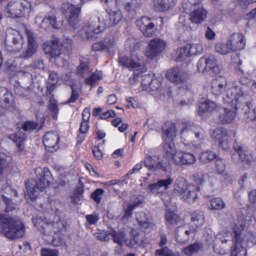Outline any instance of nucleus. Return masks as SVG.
<instances>
[{"mask_svg":"<svg viewBox=\"0 0 256 256\" xmlns=\"http://www.w3.org/2000/svg\"><path fill=\"white\" fill-rule=\"evenodd\" d=\"M198 177L200 176V178L199 179L196 178V183L198 184H202L204 181V180H208L210 184H212L214 183V180L215 179L214 178H210V176L208 174H200V175L198 174Z\"/></svg>","mask_w":256,"mask_h":256,"instance_id":"nucleus-59","label":"nucleus"},{"mask_svg":"<svg viewBox=\"0 0 256 256\" xmlns=\"http://www.w3.org/2000/svg\"><path fill=\"white\" fill-rule=\"evenodd\" d=\"M122 18V12L120 10H110L98 18L97 28L92 30L99 34L104 30L106 27H109L119 22Z\"/></svg>","mask_w":256,"mask_h":256,"instance_id":"nucleus-12","label":"nucleus"},{"mask_svg":"<svg viewBox=\"0 0 256 256\" xmlns=\"http://www.w3.org/2000/svg\"><path fill=\"white\" fill-rule=\"evenodd\" d=\"M6 38L4 43L6 50L9 52H17L21 48L22 44V38L18 32L10 30L6 32Z\"/></svg>","mask_w":256,"mask_h":256,"instance_id":"nucleus-16","label":"nucleus"},{"mask_svg":"<svg viewBox=\"0 0 256 256\" xmlns=\"http://www.w3.org/2000/svg\"><path fill=\"white\" fill-rule=\"evenodd\" d=\"M198 70L199 72H204L208 70L207 64L205 56L200 58L197 64Z\"/></svg>","mask_w":256,"mask_h":256,"instance_id":"nucleus-57","label":"nucleus"},{"mask_svg":"<svg viewBox=\"0 0 256 256\" xmlns=\"http://www.w3.org/2000/svg\"><path fill=\"white\" fill-rule=\"evenodd\" d=\"M150 20L146 17H142L138 20L136 22L137 26L139 28L141 32L150 24Z\"/></svg>","mask_w":256,"mask_h":256,"instance_id":"nucleus-53","label":"nucleus"},{"mask_svg":"<svg viewBox=\"0 0 256 256\" xmlns=\"http://www.w3.org/2000/svg\"><path fill=\"white\" fill-rule=\"evenodd\" d=\"M191 225L192 227L197 228L202 226L204 222L203 213L201 212H194L192 214Z\"/></svg>","mask_w":256,"mask_h":256,"instance_id":"nucleus-41","label":"nucleus"},{"mask_svg":"<svg viewBox=\"0 0 256 256\" xmlns=\"http://www.w3.org/2000/svg\"><path fill=\"white\" fill-rule=\"evenodd\" d=\"M226 163L224 160L218 158L215 162V168L216 172L222 175L225 179L228 178V173L226 170Z\"/></svg>","mask_w":256,"mask_h":256,"instance_id":"nucleus-44","label":"nucleus"},{"mask_svg":"<svg viewBox=\"0 0 256 256\" xmlns=\"http://www.w3.org/2000/svg\"><path fill=\"white\" fill-rule=\"evenodd\" d=\"M182 142L190 148H198L202 144L204 136L193 124L186 123L181 131Z\"/></svg>","mask_w":256,"mask_h":256,"instance_id":"nucleus-7","label":"nucleus"},{"mask_svg":"<svg viewBox=\"0 0 256 256\" xmlns=\"http://www.w3.org/2000/svg\"><path fill=\"white\" fill-rule=\"evenodd\" d=\"M232 52L243 50L246 44V38L241 33H234L228 39Z\"/></svg>","mask_w":256,"mask_h":256,"instance_id":"nucleus-21","label":"nucleus"},{"mask_svg":"<svg viewBox=\"0 0 256 256\" xmlns=\"http://www.w3.org/2000/svg\"><path fill=\"white\" fill-rule=\"evenodd\" d=\"M158 170L161 169L164 171H166L170 168V162L167 158L163 157L162 158L158 161Z\"/></svg>","mask_w":256,"mask_h":256,"instance_id":"nucleus-56","label":"nucleus"},{"mask_svg":"<svg viewBox=\"0 0 256 256\" xmlns=\"http://www.w3.org/2000/svg\"><path fill=\"white\" fill-rule=\"evenodd\" d=\"M139 68H131L132 70L136 69L134 72L133 76L130 78L129 82L131 85H134L135 83H136L138 81V78L142 76L140 75L139 73V70L138 69Z\"/></svg>","mask_w":256,"mask_h":256,"instance_id":"nucleus-61","label":"nucleus"},{"mask_svg":"<svg viewBox=\"0 0 256 256\" xmlns=\"http://www.w3.org/2000/svg\"><path fill=\"white\" fill-rule=\"evenodd\" d=\"M58 48V42L56 40L45 43L43 46V49L45 53L50 54L52 57L55 58L58 62L62 58L60 56V54Z\"/></svg>","mask_w":256,"mask_h":256,"instance_id":"nucleus-23","label":"nucleus"},{"mask_svg":"<svg viewBox=\"0 0 256 256\" xmlns=\"http://www.w3.org/2000/svg\"><path fill=\"white\" fill-rule=\"evenodd\" d=\"M98 24V22H92L89 26H84L78 30V36L83 40H88L92 38L94 34H97L92 30L96 29L97 26L96 24Z\"/></svg>","mask_w":256,"mask_h":256,"instance_id":"nucleus-29","label":"nucleus"},{"mask_svg":"<svg viewBox=\"0 0 256 256\" xmlns=\"http://www.w3.org/2000/svg\"><path fill=\"white\" fill-rule=\"evenodd\" d=\"M196 188L188 185L185 180H178L174 186V190L180 195V198L188 203H193L197 199Z\"/></svg>","mask_w":256,"mask_h":256,"instance_id":"nucleus-11","label":"nucleus"},{"mask_svg":"<svg viewBox=\"0 0 256 256\" xmlns=\"http://www.w3.org/2000/svg\"><path fill=\"white\" fill-rule=\"evenodd\" d=\"M214 48L216 52L222 55H226L232 52L228 40L226 42H216Z\"/></svg>","mask_w":256,"mask_h":256,"instance_id":"nucleus-38","label":"nucleus"},{"mask_svg":"<svg viewBox=\"0 0 256 256\" xmlns=\"http://www.w3.org/2000/svg\"><path fill=\"white\" fill-rule=\"evenodd\" d=\"M241 86H236L231 88L226 91V97H224V102L230 104L232 107V110L225 108L220 116V120L222 123H231L236 116V110L240 102H245L244 92Z\"/></svg>","mask_w":256,"mask_h":256,"instance_id":"nucleus-5","label":"nucleus"},{"mask_svg":"<svg viewBox=\"0 0 256 256\" xmlns=\"http://www.w3.org/2000/svg\"><path fill=\"white\" fill-rule=\"evenodd\" d=\"M36 23L40 28L46 30L50 25L54 28H60L62 26V22H57L54 16H48L44 18L42 14L36 17Z\"/></svg>","mask_w":256,"mask_h":256,"instance_id":"nucleus-17","label":"nucleus"},{"mask_svg":"<svg viewBox=\"0 0 256 256\" xmlns=\"http://www.w3.org/2000/svg\"><path fill=\"white\" fill-rule=\"evenodd\" d=\"M108 234L104 230H99L94 234V237L98 240L102 242H108L110 240Z\"/></svg>","mask_w":256,"mask_h":256,"instance_id":"nucleus-55","label":"nucleus"},{"mask_svg":"<svg viewBox=\"0 0 256 256\" xmlns=\"http://www.w3.org/2000/svg\"><path fill=\"white\" fill-rule=\"evenodd\" d=\"M142 218L139 215L137 216V220L140 228L142 231L148 232L150 230L154 228V225L150 222V220L146 217L144 213L140 214Z\"/></svg>","mask_w":256,"mask_h":256,"instance_id":"nucleus-35","label":"nucleus"},{"mask_svg":"<svg viewBox=\"0 0 256 256\" xmlns=\"http://www.w3.org/2000/svg\"><path fill=\"white\" fill-rule=\"evenodd\" d=\"M36 173L37 180L30 179L26 184V192L25 197L32 201L36 200L39 192L42 191L52 180L51 174L48 168H36Z\"/></svg>","mask_w":256,"mask_h":256,"instance_id":"nucleus-4","label":"nucleus"},{"mask_svg":"<svg viewBox=\"0 0 256 256\" xmlns=\"http://www.w3.org/2000/svg\"><path fill=\"white\" fill-rule=\"evenodd\" d=\"M58 82V77L57 74L54 72H50L46 84L47 88L50 92L53 90L54 86L57 84Z\"/></svg>","mask_w":256,"mask_h":256,"instance_id":"nucleus-50","label":"nucleus"},{"mask_svg":"<svg viewBox=\"0 0 256 256\" xmlns=\"http://www.w3.org/2000/svg\"><path fill=\"white\" fill-rule=\"evenodd\" d=\"M182 74V72L179 68H173L168 71L166 76L170 82L180 84L184 81Z\"/></svg>","mask_w":256,"mask_h":256,"instance_id":"nucleus-31","label":"nucleus"},{"mask_svg":"<svg viewBox=\"0 0 256 256\" xmlns=\"http://www.w3.org/2000/svg\"><path fill=\"white\" fill-rule=\"evenodd\" d=\"M204 236L208 244L213 242L214 250L220 254H224L228 251V248L226 244L228 242H230L232 239V233L226 230L220 232L215 236L212 230H208Z\"/></svg>","mask_w":256,"mask_h":256,"instance_id":"nucleus-6","label":"nucleus"},{"mask_svg":"<svg viewBox=\"0 0 256 256\" xmlns=\"http://www.w3.org/2000/svg\"><path fill=\"white\" fill-rule=\"evenodd\" d=\"M172 180L170 178L159 180L157 182L149 186L150 190L154 194H162L166 192L168 186L172 184Z\"/></svg>","mask_w":256,"mask_h":256,"instance_id":"nucleus-25","label":"nucleus"},{"mask_svg":"<svg viewBox=\"0 0 256 256\" xmlns=\"http://www.w3.org/2000/svg\"><path fill=\"white\" fill-rule=\"evenodd\" d=\"M216 156V154L212 151L202 152L200 156V160L204 164H206L212 160Z\"/></svg>","mask_w":256,"mask_h":256,"instance_id":"nucleus-51","label":"nucleus"},{"mask_svg":"<svg viewBox=\"0 0 256 256\" xmlns=\"http://www.w3.org/2000/svg\"><path fill=\"white\" fill-rule=\"evenodd\" d=\"M0 165L1 170H0V175L3 169H8V170H11V168L13 165L12 158L4 154H0Z\"/></svg>","mask_w":256,"mask_h":256,"instance_id":"nucleus-43","label":"nucleus"},{"mask_svg":"<svg viewBox=\"0 0 256 256\" xmlns=\"http://www.w3.org/2000/svg\"><path fill=\"white\" fill-rule=\"evenodd\" d=\"M62 11L68 22L72 26H74L78 22V14L80 9L69 3L64 4Z\"/></svg>","mask_w":256,"mask_h":256,"instance_id":"nucleus-20","label":"nucleus"},{"mask_svg":"<svg viewBox=\"0 0 256 256\" xmlns=\"http://www.w3.org/2000/svg\"><path fill=\"white\" fill-rule=\"evenodd\" d=\"M174 4V0H156L154 8L156 10L166 11L172 8Z\"/></svg>","mask_w":256,"mask_h":256,"instance_id":"nucleus-37","label":"nucleus"},{"mask_svg":"<svg viewBox=\"0 0 256 256\" xmlns=\"http://www.w3.org/2000/svg\"><path fill=\"white\" fill-rule=\"evenodd\" d=\"M158 158L156 156H147L144 160V165L149 170L156 171L158 170Z\"/></svg>","mask_w":256,"mask_h":256,"instance_id":"nucleus-42","label":"nucleus"},{"mask_svg":"<svg viewBox=\"0 0 256 256\" xmlns=\"http://www.w3.org/2000/svg\"><path fill=\"white\" fill-rule=\"evenodd\" d=\"M217 108L216 104L212 101L209 100H202L200 102L198 111V114L202 116L206 112H211Z\"/></svg>","mask_w":256,"mask_h":256,"instance_id":"nucleus-33","label":"nucleus"},{"mask_svg":"<svg viewBox=\"0 0 256 256\" xmlns=\"http://www.w3.org/2000/svg\"><path fill=\"white\" fill-rule=\"evenodd\" d=\"M26 34L28 39V48L24 54L23 56L24 58L30 57L36 50V45L34 42V39L33 34L30 31H26Z\"/></svg>","mask_w":256,"mask_h":256,"instance_id":"nucleus-36","label":"nucleus"},{"mask_svg":"<svg viewBox=\"0 0 256 256\" xmlns=\"http://www.w3.org/2000/svg\"><path fill=\"white\" fill-rule=\"evenodd\" d=\"M0 100L4 101L9 108H14L13 95L4 87L0 88Z\"/></svg>","mask_w":256,"mask_h":256,"instance_id":"nucleus-32","label":"nucleus"},{"mask_svg":"<svg viewBox=\"0 0 256 256\" xmlns=\"http://www.w3.org/2000/svg\"><path fill=\"white\" fill-rule=\"evenodd\" d=\"M46 206L50 215L46 214L44 218L37 216L33 218L32 222L40 232L43 235V239L47 243L54 246H60L61 242H57L54 238V234L64 228V225L54 210L50 208V204H46Z\"/></svg>","mask_w":256,"mask_h":256,"instance_id":"nucleus-2","label":"nucleus"},{"mask_svg":"<svg viewBox=\"0 0 256 256\" xmlns=\"http://www.w3.org/2000/svg\"><path fill=\"white\" fill-rule=\"evenodd\" d=\"M204 36L207 40H215L216 34L214 30L208 27L205 32Z\"/></svg>","mask_w":256,"mask_h":256,"instance_id":"nucleus-63","label":"nucleus"},{"mask_svg":"<svg viewBox=\"0 0 256 256\" xmlns=\"http://www.w3.org/2000/svg\"><path fill=\"white\" fill-rule=\"evenodd\" d=\"M186 46L183 48H178L172 54V58L176 61H180L190 56Z\"/></svg>","mask_w":256,"mask_h":256,"instance_id":"nucleus-46","label":"nucleus"},{"mask_svg":"<svg viewBox=\"0 0 256 256\" xmlns=\"http://www.w3.org/2000/svg\"><path fill=\"white\" fill-rule=\"evenodd\" d=\"M167 42L164 40L155 38L151 40L145 50L146 56L150 59L158 56L166 48Z\"/></svg>","mask_w":256,"mask_h":256,"instance_id":"nucleus-15","label":"nucleus"},{"mask_svg":"<svg viewBox=\"0 0 256 256\" xmlns=\"http://www.w3.org/2000/svg\"><path fill=\"white\" fill-rule=\"evenodd\" d=\"M226 86V78L222 76H218L212 82L211 88L212 93L216 95L221 94L225 90Z\"/></svg>","mask_w":256,"mask_h":256,"instance_id":"nucleus-27","label":"nucleus"},{"mask_svg":"<svg viewBox=\"0 0 256 256\" xmlns=\"http://www.w3.org/2000/svg\"><path fill=\"white\" fill-rule=\"evenodd\" d=\"M225 204L222 198H216L210 201V208L214 210H220L224 208Z\"/></svg>","mask_w":256,"mask_h":256,"instance_id":"nucleus-52","label":"nucleus"},{"mask_svg":"<svg viewBox=\"0 0 256 256\" xmlns=\"http://www.w3.org/2000/svg\"><path fill=\"white\" fill-rule=\"evenodd\" d=\"M164 204L168 208L166 214V219L167 222L170 224L177 223L178 220V217L174 212L176 209L175 204H172L170 208H169V204L167 202H164Z\"/></svg>","mask_w":256,"mask_h":256,"instance_id":"nucleus-34","label":"nucleus"},{"mask_svg":"<svg viewBox=\"0 0 256 256\" xmlns=\"http://www.w3.org/2000/svg\"><path fill=\"white\" fill-rule=\"evenodd\" d=\"M102 78V74L100 71H96L92 74V75L86 78L85 82L86 84L91 86L96 84L98 80Z\"/></svg>","mask_w":256,"mask_h":256,"instance_id":"nucleus-48","label":"nucleus"},{"mask_svg":"<svg viewBox=\"0 0 256 256\" xmlns=\"http://www.w3.org/2000/svg\"><path fill=\"white\" fill-rule=\"evenodd\" d=\"M190 56L200 54L203 52V46L200 43H191L186 45Z\"/></svg>","mask_w":256,"mask_h":256,"instance_id":"nucleus-40","label":"nucleus"},{"mask_svg":"<svg viewBox=\"0 0 256 256\" xmlns=\"http://www.w3.org/2000/svg\"><path fill=\"white\" fill-rule=\"evenodd\" d=\"M202 244L199 242H196L184 248L183 252L186 255L190 256L193 254L198 252L202 249Z\"/></svg>","mask_w":256,"mask_h":256,"instance_id":"nucleus-49","label":"nucleus"},{"mask_svg":"<svg viewBox=\"0 0 256 256\" xmlns=\"http://www.w3.org/2000/svg\"><path fill=\"white\" fill-rule=\"evenodd\" d=\"M125 46L128 50L132 51L130 57H122L119 58V63L128 68H135L141 66L140 52L138 48L136 40L133 38L128 39L125 42Z\"/></svg>","mask_w":256,"mask_h":256,"instance_id":"nucleus-8","label":"nucleus"},{"mask_svg":"<svg viewBox=\"0 0 256 256\" xmlns=\"http://www.w3.org/2000/svg\"><path fill=\"white\" fill-rule=\"evenodd\" d=\"M66 84L69 85L72 89V95L68 101V103L74 102L78 98L79 94L78 93V84L74 81L73 79H65Z\"/></svg>","mask_w":256,"mask_h":256,"instance_id":"nucleus-39","label":"nucleus"},{"mask_svg":"<svg viewBox=\"0 0 256 256\" xmlns=\"http://www.w3.org/2000/svg\"><path fill=\"white\" fill-rule=\"evenodd\" d=\"M42 256H58V252L56 250L42 248L41 250Z\"/></svg>","mask_w":256,"mask_h":256,"instance_id":"nucleus-62","label":"nucleus"},{"mask_svg":"<svg viewBox=\"0 0 256 256\" xmlns=\"http://www.w3.org/2000/svg\"><path fill=\"white\" fill-rule=\"evenodd\" d=\"M154 24L152 22L142 32L146 36H152L155 31Z\"/></svg>","mask_w":256,"mask_h":256,"instance_id":"nucleus-58","label":"nucleus"},{"mask_svg":"<svg viewBox=\"0 0 256 256\" xmlns=\"http://www.w3.org/2000/svg\"><path fill=\"white\" fill-rule=\"evenodd\" d=\"M254 70L252 66L240 67L237 72L240 83L244 85L248 83L252 76Z\"/></svg>","mask_w":256,"mask_h":256,"instance_id":"nucleus-24","label":"nucleus"},{"mask_svg":"<svg viewBox=\"0 0 256 256\" xmlns=\"http://www.w3.org/2000/svg\"><path fill=\"white\" fill-rule=\"evenodd\" d=\"M236 154L239 156L240 159L242 162L246 164H250L253 160V158L251 154L243 150L238 146V148H235Z\"/></svg>","mask_w":256,"mask_h":256,"instance_id":"nucleus-45","label":"nucleus"},{"mask_svg":"<svg viewBox=\"0 0 256 256\" xmlns=\"http://www.w3.org/2000/svg\"><path fill=\"white\" fill-rule=\"evenodd\" d=\"M28 5L26 0H12L5 8V15L10 18L22 17L24 15Z\"/></svg>","mask_w":256,"mask_h":256,"instance_id":"nucleus-13","label":"nucleus"},{"mask_svg":"<svg viewBox=\"0 0 256 256\" xmlns=\"http://www.w3.org/2000/svg\"><path fill=\"white\" fill-rule=\"evenodd\" d=\"M39 126L37 123L28 121L24 123L22 128L15 134H10L8 138L16 144L19 151H22L24 148V142L26 135L24 131H28L36 129Z\"/></svg>","mask_w":256,"mask_h":256,"instance_id":"nucleus-14","label":"nucleus"},{"mask_svg":"<svg viewBox=\"0 0 256 256\" xmlns=\"http://www.w3.org/2000/svg\"><path fill=\"white\" fill-rule=\"evenodd\" d=\"M212 138L222 146L224 149L228 147V138L227 132L222 128H218L211 132Z\"/></svg>","mask_w":256,"mask_h":256,"instance_id":"nucleus-22","label":"nucleus"},{"mask_svg":"<svg viewBox=\"0 0 256 256\" xmlns=\"http://www.w3.org/2000/svg\"><path fill=\"white\" fill-rule=\"evenodd\" d=\"M206 16V10L202 7H198L190 12V19L192 23L198 24L204 22Z\"/></svg>","mask_w":256,"mask_h":256,"instance_id":"nucleus-28","label":"nucleus"},{"mask_svg":"<svg viewBox=\"0 0 256 256\" xmlns=\"http://www.w3.org/2000/svg\"><path fill=\"white\" fill-rule=\"evenodd\" d=\"M60 136L56 132H47L43 137V143L46 150L54 152L58 148Z\"/></svg>","mask_w":256,"mask_h":256,"instance_id":"nucleus-18","label":"nucleus"},{"mask_svg":"<svg viewBox=\"0 0 256 256\" xmlns=\"http://www.w3.org/2000/svg\"><path fill=\"white\" fill-rule=\"evenodd\" d=\"M104 192V191L102 188H98L96 190H95L93 193L92 194V198L96 202H100L101 198L102 196V195L103 194Z\"/></svg>","mask_w":256,"mask_h":256,"instance_id":"nucleus-60","label":"nucleus"},{"mask_svg":"<svg viewBox=\"0 0 256 256\" xmlns=\"http://www.w3.org/2000/svg\"><path fill=\"white\" fill-rule=\"evenodd\" d=\"M2 198L6 204V212H9L15 208V205L12 202V200L8 198L5 196H3Z\"/></svg>","mask_w":256,"mask_h":256,"instance_id":"nucleus-64","label":"nucleus"},{"mask_svg":"<svg viewBox=\"0 0 256 256\" xmlns=\"http://www.w3.org/2000/svg\"><path fill=\"white\" fill-rule=\"evenodd\" d=\"M152 77L153 76L152 74H148L143 76L142 85L145 90H154L160 87V81L156 78H152Z\"/></svg>","mask_w":256,"mask_h":256,"instance_id":"nucleus-26","label":"nucleus"},{"mask_svg":"<svg viewBox=\"0 0 256 256\" xmlns=\"http://www.w3.org/2000/svg\"><path fill=\"white\" fill-rule=\"evenodd\" d=\"M103 42L105 51L112 52L116 49V38L114 36H110L106 38L103 40Z\"/></svg>","mask_w":256,"mask_h":256,"instance_id":"nucleus-47","label":"nucleus"},{"mask_svg":"<svg viewBox=\"0 0 256 256\" xmlns=\"http://www.w3.org/2000/svg\"><path fill=\"white\" fill-rule=\"evenodd\" d=\"M90 116V109L89 108H84L82 112V121L80 124L79 134L77 138V142L80 144L84 140L86 134L88 131Z\"/></svg>","mask_w":256,"mask_h":256,"instance_id":"nucleus-19","label":"nucleus"},{"mask_svg":"<svg viewBox=\"0 0 256 256\" xmlns=\"http://www.w3.org/2000/svg\"><path fill=\"white\" fill-rule=\"evenodd\" d=\"M248 224V222L243 218H240L234 223V238L230 256H246V248L249 242L254 239L251 233L244 231Z\"/></svg>","mask_w":256,"mask_h":256,"instance_id":"nucleus-3","label":"nucleus"},{"mask_svg":"<svg viewBox=\"0 0 256 256\" xmlns=\"http://www.w3.org/2000/svg\"><path fill=\"white\" fill-rule=\"evenodd\" d=\"M163 149L170 156V162L176 166L191 165L196 160V156L190 152L176 150L172 141L176 135L174 124L166 122L162 128Z\"/></svg>","mask_w":256,"mask_h":256,"instance_id":"nucleus-1","label":"nucleus"},{"mask_svg":"<svg viewBox=\"0 0 256 256\" xmlns=\"http://www.w3.org/2000/svg\"><path fill=\"white\" fill-rule=\"evenodd\" d=\"M208 69L212 70L216 74L222 73V68L216 58L212 54L204 56Z\"/></svg>","mask_w":256,"mask_h":256,"instance_id":"nucleus-30","label":"nucleus"},{"mask_svg":"<svg viewBox=\"0 0 256 256\" xmlns=\"http://www.w3.org/2000/svg\"><path fill=\"white\" fill-rule=\"evenodd\" d=\"M172 252L167 247H164L156 251V256H180L178 254L172 255Z\"/></svg>","mask_w":256,"mask_h":256,"instance_id":"nucleus-54","label":"nucleus"},{"mask_svg":"<svg viewBox=\"0 0 256 256\" xmlns=\"http://www.w3.org/2000/svg\"><path fill=\"white\" fill-rule=\"evenodd\" d=\"M132 234L133 236L132 240L128 242L126 234L124 231H116L114 230H112L108 233L109 235L112 236L114 242L120 246L126 244L129 246L133 247L135 244L142 245L144 244L143 234H138L136 228L132 229Z\"/></svg>","mask_w":256,"mask_h":256,"instance_id":"nucleus-10","label":"nucleus"},{"mask_svg":"<svg viewBox=\"0 0 256 256\" xmlns=\"http://www.w3.org/2000/svg\"><path fill=\"white\" fill-rule=\"evenodd\" d=\"M24 233V224L19 218L8 217L2 234L10 240H14L23 237Z\"/></svg>","mask_w":256,"mask_h":256,"instance_id":"nucleus-9","label":"nucleus"}]
</instances>
